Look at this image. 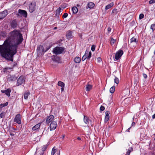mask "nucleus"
<instances>
[{
    "mask_svg": "<svg viewBox=\"0 0 155 155\" xmlns=\"http://www.w3.org/2000/svg\"><path fill=\"white\" fill-rule=\"evenodd\" d=\"M95 46L94 45H93L91 47V50L92 51H94L95 50Z\"/></svg>",
    "mask_w": 155,
    "mask_h": 155,
    "instance_id": "44",
    "label": "nucleus"
},
{
    "mask_svg": "<svg viewBox=\"0 0 155 155\" xmlns=\"http://www.w3.org/2000/svg\"><path fill=\"white\" fill-rule=\"evenodd\" d=\"M114 5V3L113 2H111L109 4L107 5H106L105 7V9L106 10H107L111 7H112V6H113Z\"/></svg>",
    "mask_w": 155,
    "mask_h": 155,
    "instance_id": "19",
    "label": "nucleus"
},
{
    "mask_svg": "<svg viewBox=\"0 0 155 155\" xmlns=\"http://www.w3.org/2000/svg\"><path fill=\"white\" fill-rule=\"evenodd\" d=\"M17 64V63H15L13 65V66H15Z\"/></svg>",
    "mask_w": 155,
    "mask_h": 155,
    "instance_id": "59",
    "label": "nucleus"
},
{
    "mask_svg": "<svg viewBox=\"0 0 155 155\" xmlns=\"http://www.w3.org/2000/svg\"><path fill=\"white\" fill-rule=\"evenodd\" d=\"M57 122L55 121H52L50 125V129L51 131L54 130L56 128Z\"/></svg>",
    "mask_w": 155,
    "mask_h": 155,
    "instance_id": "8",
    "label": "nucleus"
},
{
    "mask_svg": "<svg viewBox=\"0 0 155 155\" xmlns=\"http://www.w3.org/2000/svg\"><path fill=\"white\" fill-rule=\"evenodd\" d=\"M100 109L101 111H103L104 110L105 107L104 106H101L100 107Z\"/></svg>",
    "mask_w": 155,
    "mask_h": 155,
    "instance_id": "46",
    "label": "nucleus"
},
{
    "mask_svg": "<svg viewBox=\"0 0 155 155\" xmlns=\"http://www.w3.org/2000/svg\"><path fill=\"white\" fill-rule=\"evenodd\" d=\"M8 104V102H6L4 104H1L0 105V106L1 108H2L3 107L7 106Z\"/></svg>",
    "mask_w": 155,
    "mask_h": 155,
    "instance_id": "34",
    "label": "nucleus"
},
{
    "mask_svg": "<svg viewBox=\"0 0 155 155\" xmlns=\"http://www.w3.org/2000/svg\"><path fill=\"white\" fill-rule=\"evenodd\" d=\"M25 81V78L23 76H21L17 80V86L19 85H21Z\"/></svg>",
    "mask_w": 155,
    "mask_h": 155,
    "instance_id": "9",
    "label": "nucleus"
},
{
    "mask_svg": "<svg viewBox=\"0 0 155 155\" xmlns=\"http://www.w3.org/2000/svg\"><path fill=\"white\" fill-rule=\"evenodd\" d=\"M17 77L15 75H11L8 78V80L10 81H15L17 79Z\"/></svg>",
    "mask_w": 155,
    "mask_h": 155,
    "instance_id": "16",
    "label": "nucleus"
},
{
    "mask_svg": "<svg viewBox=\"0 0 155 155\" xmlns=\"http://www.w3.org/2000/svg\"><path fill=\"white\" fill-rule=\"evenodd\" d=\"M37 51L38 54V55H40L41 54H43L45 53V52H44V49L43 47L41 45H40L38 47Z\"/></svg>",
    "mask_w": 155,
    "mask_h": 155,
    "instance_id": "4",
    "label": "nucleus"
},
{
    "mask_svg": "<svg viewBox=\"0 0 155 155\" xmlns=\"http://www.w3.org/2000/svg\"><path fill=\"white\" fill-rule=\"evenodd\" d=\"M52 60L54 62H55L58 63H61L60 57L58 56L55 57L54 58H52Z\"/></svg>",
    "mask_w": 155,
    "mask_h": 155,
    "instance_id": "15",
    "label": "nucleus"
},
{
    "mask_svg": "<svg viewBox=\"0 0 155 155\" xmlns=\"http://www.w3.org/2000/svg\"><path fill=\"white\" fill-rule=\"evenodd\" d=\"M154 54L155 55V49H154Z\"/></svg>",
    "mask_w": 155,
    "mask_h": 155,
    "instance_id": "62",
    "label": "nucleus"
},
{
    "mask_svg": "<svg viewBox=\"0 0 155 155\" xmlns=\"http://www.w3.org/2000/svg\"><path fill=\"white\" fill-rule=\"evenodd\" d=\"M23 40L22 35L17 30L10 32L9 37L3 45H0V54L8 60L13 61L14 56L17 52L18 46Z\"/></svg>",
    "mask_w": 155,
    "mask_h": 155,
    "instance_id": "1",
    "label": "nucleus"
},
{
    "mask_svg": "<svg viewBox=\"0 0 155 155\" xmlns=\"http://www.w3.org/2000/svg\"><path fill=\"white\" fill-rule=\"evenodd\" d=\"M116 41L113 38H111L110 40V44L111 45H113L114 44L115 42Z\"/></svg>",
    "mask_w": 155,
    "mask_h": 155,
    "instance_id": "38",
    "label": "nucleus"
},
{
    "mask_svg": "<svg viewBox=\"0 0 155 155\" xmlns=\"http://www.w3.org/2000/svg\"><path fill=\"white\" fill-rule=\"evenodd\" d=\"M21 115L20 114H18L16 115L14 119V121L18 124H21Z\"/></svg>",
    "mask_w": 155,
    "mask_h": 155,
    "instance_id": "5",
    "label": "nucleus"
},
{
    "mask_svg": "<svg viewBox=\"0 0 155 155\" xmlns=\"http://www.w3.org/2000/svg\"><path fill=\"white\" fill-rule=\"evenodd\" d=\"M44 152H41L39 153V155H43Z\"/></svg>",
    "mask_w": 155,
    "mask_h": 155,
    "instance_id": "55",
    "label": "nucleus"
},
{
    "mask_svg": "<svg viewBox=\"0 0 155 155\" xmlns=\"http://www.w3.org/2000/svg\"><path fill=\"white\" fill-rule=\"evenodd\" d=\"M89 51L87 49L85 51V54L84 55H85L86 56H88V53H89Z\"/></svg>",
    "mask_w": 155,
    "mask_h": 155,
    "instance_id": "47",
    "label": "nucleus"
},
{
    "mask_svg": "<svg viewBox=\"0 0 155 155\" xmlns=\"http://www.w3.org/2000/svg\"><path fill=\"white\" fill-rule=\"evenodd\" d=\"M87 5L89 8H91L94 7V4L92 2H90Z\"/></svg>",
    "mask_w": 155,
    "mask_h": 155,
    "instance_id": "25",
    "label": "nucleus"
},
{
    "mask_svg": "<svg viewBox=\"0 0 155 155\" xmlns=\"http://www.w3.org/2000/svg\"><path fill=\"white\" fill-rule=\"evenodd\" d=\"M36 5L35 2H31L29 5V10L31 13L33 12L35 9Z\"/></svg>",
    "mask_w": 155,
    "mask_h": 155,
    "instance_id": "7",
    "label": "nucleus"
},
{
    "mask_svg": "<svg viewBox=\"0 0 155 155\" xmlns=\"http://www.w3.org/2000/svg\"><path fill=\"white\" fill-rule=\"evenodd\" d=\"M11 91V89L9 88H8L5 90H2L1 91L2 93H5L8 97L10 96Z\"/></svg>",
    "mask_w": 155,
    "mask_h": 155,
    "instance_id": "11",
    "label": "nucleus"
},
{
    "mask_svg": "<svg viewBox=\"0 0 155 155\" xmlns=\"http://www.w3.org/2000/svg\"><path fill=\"white\" fill-rule=\"evenodd\" d=\"M64 50V47L57 46L54 48L53 52L56 55L59 54H62Z\"/></svg>",
    "mask_w": 155,
    "mask_h": 155,
    "instance_id": "2",
    "label": "nucleus"
},
{
    "mask_svg": "<svg viewBox=\"0 0 155 155\" xmlns=\"http://www.w3.org/2000/svg\"><path fill=\"white\" fill-rule=\"evenodd\" d=\"M89 120V119L88 117L85 115L84 116V121L85 124H87L88 123Z\"/></svg>",
    "mask_w": 155,
    "mask_h": 155,
    "instance_id": "23",
    "label": "nucleus"
},
{
    "mask_svg": "<svg viewBox=\"0 0 155 155\" xmlns=\"http://www.w3.org/2000/svg\"><path fill=\"white\" fill-rule=\"evenodd\" d=\"M7 15V11H4L0 12V19L4 18Z\"/></svg>",
    "mask_w": 155,
    "mask_h": 155,
    "instance_id": "12",
    "label": "nucleus"
},
{
    "mask_svg": "<svg viewBox=\"0 0 155 155\" xmlns=\"http://www.w3.org/2000/svg\"><path fill=\"white\" fill-rule=\"evenodd\" d=\"M117 9L114 8L112 12V14H113V15H115L117 14Z\"/></svg>",
    "mask_w": 155,
    "mask_h": 155,
    "instance_id": "33",
    "label": "nucleus"
},
{
    "mask_svg": "<svg viewBox=\"0 0 155 155\" xmlns=\"http://www.w3.org/2000/svg\"><path fill=\"white\" fill-rule=\"evenodd\" d=\"M56 150L55 149H54V147L52 150L51 155H54V153H56Z\"/></svg>",
    "mask_w": 155,
    "mask_h": 155,
    "instance_id": "42",
    "label": "nucleus"
},
{
    "mask_svg": "<svg viewBox=\"0 0 155 155\" xmlns=\"http://www.w3.org/2000/svg\"><path fill=\"white\" fill-rule=\"evenodd\" d=\"M47 146L46 145H44L42 147V152H44V151H45V150H46V149H47Z\"/></svg>",
    "mask_w": 155,
    "mask_h": 155,
    "instance_id": "39",
    "label": "nucleus"
},
{
    "mask_svg": "<svg viewBox=\"0 0 155 155\" xmlns=\"http://www.w3.org/2000/svg\"><path fill=\"white\" fill-rule=\"evenodd\" d=\"M67 37L68 39H69L72 37V33L70 31H69L66 34Z\"/></svg>",
    "mask_w": 155,
    "mask_h": 155,
    "instance_id": "21",
    "label": "nucleus"
},
{
    "mask_svg": "<svg viewBox=\"0 0 155 155\" xmlns=\"http://www.w3.org/2000/svg\"><path fill=\"white\" fill-rule=\"evenodd\" d=\"M115 87L114 86L111 87L110 89V92L111 93H113L115 91Z\"/></svg>",
    "mask_w": 155,
    "mask_h": 155,
    "instance_id": "32",
    "label": "nucleus"
},
{
    "mask_svg": "<svg viewBox=\"0 0 155 155\" xmlns=\"http://www.w3.org/2000/svg\"><path fill=\"white\" fill-rule=\"evenodd\" d=\"M135 125V123L134 122H133L131 124V126H134Z\"/></svg>",
    "mask_w": 155,
    "mask_h": 155,
    "instance_id": "52",
    "label": "nucleus"
},
{
    "mask_svg": "<svg viewBox=\"0 0 155 155\" xmlns=\"http://www.w3.org/2000/svg\"><path fill=\"white\" fill-rule=\"evenodd\" d=\"M63 88H64V87H63L62 88V87L61 88V90H63L64 89Z\"/></svg>",
    "mask_w": 155,
    "mask_h": 155,
    "instance_id": "63",
    "label": "nucleus"
},
{
    "mask_svg": "<svg viewBox=\"0 0 155 155\" xmlns=\"http://www.w3.org/2000/svg\"><path fill=\"white\" fill-rule=\"evenodd\" d=\"M152 118L153 119H154L155 118V114H154L153 116H152Z\"/></svg>",
    "mask_w": 155,
    "mask_h": 155,
    "instance_id": "56",
    "label": "nucleus"
},
{
    "mask_svg": "<svg viewBox=\"0 0 155 155\" xmlns=\"http://www.w3.org/2000/svg\"><path fill=\"white\" fill-rule=\"evenodd\" d=\"M30 94V93L29 91H26L24 92V98L25 99L27 100L28 99V97Z\"/></svg>",
    "mask_w": 155,
    "mask_h": 155,
    "instance_id": "18",
    "label": "nucleus"
},
{
    "mask_svg": "<svg viewBox=\"0 0 155 155\" xmlns=\"http://www.w3.org/2000/svg\"><path fill=\"white\" fill-rule=\"evenodd\" d=\"M123 54V52L122 50H119L116 53L115 58L117 60L119 59V58L121 57L122 55Z\"/></svg>",
    "mask_w": 155,
    "mask_h": 155,
    "instance_id": "6",
    "label": "nucleus"
},
{
    "mask_svg": "<svg viewBox=\"0 0 155 155\" xmlns=\"http://www.w3.org/2000/svg\"><path fill=\"white\" fill-rule=\"evenodd\" d=\"M11 136H13L14 135V134H11Z\"/></svg>",
    "mask_w": 155,
    "mask_h": 155,
    "instance_id": "61",
    "label": "nucleus"
},
{
    "mask_svg": "<svg viewBox=\"0 0 155 155\" xmlns=\"http://www.w3.org/2000/svg\"><path fill=\"white\" fill-rule=\"evenodd\" d=\"M49 48H50V47H47L46 48V50H45V49L44 50V52H45V53L48 50Z\"/></svg>",
    "mask_w": 155,
    "mask_h": 155,
    "instance_id": "51",
    "label": "nucleus"
},
{
    "mask_svg": "<svg viewBox=\"0 0 155 155\" xmlns=\"http://www.w3.org/2000/svg\"><path fill=\"white\" fill-rule=\"evenodd\" d=\"M143 78L145 79L147 78V75L145 74H144V73L143 74Z\"/></svg>",
    "mask_w": 155,
    "mask_h": 155,
    "instance_id": "50",
    "label": "nucleus"
},
{
    "mask_svg": "<svg viewBox=\"0 0 155 155\" xmlns=\"http://www.w3.org/2000/svg\"><path fill=\"white\" fill-rule=\"evenodd\" d=\"M61 8L60 7H59V8H58L56 10V16H59V15H60V13L61 12Z\"/></svg>",
    "mask_w": 155,
    "mask_h": 155,
    "instance_id": "20",
    "label": "nucleus"
},
{
    "mask_svg": "<svg viewBox=\"0 0 155 155\" xmlns=\"http://www.w3.org/2000/svg\"><path fill=\"white\" fill-rule=\"evenodd\" d=\"M54 118V116L53 115H50L47 117L46 119V122L47 124H49L51 122Z\"/></svg>",
    "mask_w": 155,
    "mask_h": 155,
    "instance_id": "10",
    "label": "nucleus"
},
{
    "mask_svg": "<svg viewBox=\"0 0 155 155\" xmlns=\"http://www.w3.org/2000/svg\"><path fill=\"white\" fill-rule=\"evenodd\" d=\"M131 127H130L128 128L127 129V130L126 131L127 132H129V131H130L129 130H130V129Z\"/></svg>",
    "mask_w": 155,
    "mask_h": 155,
    "instance_id": "54",
    "label": "nucleus"
},
{
    "mask_svg": "<svg viewBox=\"0 0 155 155\" xmlns=\"http://www.w3.org/2000/svg\"><path fill=\"white\" fill-rule=\"evenodd\" d=\"M130 42L131 43L135 42L137 44L138 42V41L137 40L136 38H135L134 37H133L130 39Z\"/></svg>",
    "mask_w": 155,
    "mask_h": 155,
    "instance_id": "28",
    "label": "nucleus"
},
{
    "mask_svg": "<svg viewBox=\"0 0 155 155\" xmlns=\"http://www.w3.org/2000/svg\"><path fill=\"white\" fill-rule=\"evenodd\" d=\"M65 137V135H62V138H64Z\"/></svg>",
    "mask_w": 155,
    "mask_h": 155,
    "instance_id": "60",
    "label": "nucleus"
},
{
    "mask_svg": "<svg viewBox=\"0 0 155 155\" xmlns=\"http://www.w3.org/2000/svg\"><path fill=\"white\" fill-rule=\"evenodd\" d=\"M0 35L1 36L3 37H5L6 36V32L3 31H1L0 33Z\"/></svg>",
    "mask_w": 155,
    "mask_h": 155,
    "instance_id": "30",
    "label": "nucleus"
},
{
    "mask_svg": "<svg viewBox=\"0 0 155 155\" xmlns=\"http://www.w3.org/2000/svg\"><path fill=\"white\" fill-rule=\"evenodd\" d=\"M86 59H87V61H88L87 60V56H86L85 55H84L82 57V60L83 61H84Z\"/></svg>",
    "mask_w": 155,
    "mask_h": 155,
    "instance_id": "40",
    "label": "nucleus"
},
{
    "mask_svg": "<svg viewBox=\"0 0 155 155\" xmlns=\"http://www.w3.org/2000/svg\"><path fill=\"white\" fill-rule=\"evenodd\" d=\"M12 69V68H10V67H6L5 68L3 69V72L4 73H6L8 71V70H11Z\"/></svg>",
    "mask_w": 155,
    "mask_h": 155,
    "instance_id": "31",
    "label": "nucleus"
},
{
    "mask_svg": "<svg viewBox=\"0 0 155 155\" xmlns=\"http://www.w3.org/2000/svg\"><path fill=\"white\" fill-rule=\"evenodd\" d=\"M150 28L153 31L155 29V24H153L151 25Z\"/></svg>",
    "mask_w": 155,
    "mask_h": 155,
    "instance_id": "36",
    "label": "nucleus"
},
{
    "mask_svg": "<svg viewBox=\"0 0 155 155\" xmlns=\"http://www.w3.org/2000/svg\"><path fill=\"white\" fill-rule=\"evenodd\" d=\"M114 82L115 83L117 84H118L119 82L118 78L116 77H115V78L114 79Z\"/></svg>",
    "mask_w": 155,
    "mask_h": 155,
    "instance_id": "35",
    "label": "nucleus"
},
{
    "mask_svg": "<svg viewBox=\"0 0 155 155\" xmlns=\"http://www.w3.org/2000/svg\"><path fill=\"white\" fill-rule=\"evenodd\" d=\"M152 58L154 59H155V56H153L152 57Z\"/></svg>",
    "mask_w": 155,
    "mask_h": 155,
    "instance_id": "58",
    "label": "nucleus"
},
{
    "mask_svg": "<svg viewBox=\"0 0 155 155\" xmlns=\"http://www.w3.org/2000/svg\"><path fill=\"white\" fill-rule=\"evenodd\" d=\"M72 11L73 13L76 14L78 12V8L76 7H74L72 8Z\"/></svg>",
    "mask_w": 155,
    "mask_h": 155,
    "instance_id": "27",
    "label": "nucleus"
},
{
    "mask_svg": "<svg viewBox=\"0 0 155 155\" xmlns=\"http://www.w3.org/2000/svg\"><path fill=\"white\" fill-rule=\"evenodd\" d=\"M92 88V85L90 84H87L86 87V90L87 91H90Z\"/></svg>",
    "mask_w": 155,
    "mask_h": 155,
    "instance_id": "22",
    "label": "nucleus"
},
{
    "mask_svg": "<svg viewBox=\"0 0 155 155\" xmlns=\"http://www.w3.org/2000/svg\"><path fill=\"white\" fill-rule=\"evenodd\" d=\"M106 116L104 119V122H107L108 120L109 119V114L110 112L109 111H107L105 113Z\"/></svg>",
    "mask_w": 155,
    "mask_h": 155,
    "instance_id": "14",
    "label": "nucleus"
},
{
    "mask_svg": "<svg viewBox=\"0 0 155 155\" xmlns=\"http://www.w3.org/2000/svg\"><path fill=\"white\" fill-rule=\"evenodd\" d=\"M41 124V123H40L35 125L32 127V130L35 131L39 129L40 127Z\"/></svg>",
    "mask_w": 155,
    "mask_h": 155,
    "instance_id": "13",
    "label": "nucleus"
},
{
    "mask_svg": "<svg viewBox=\"0 0 155 155\" xmlns=\"http://www.w3.org/2000/svg\"><path fill=\"white\" fill-rule=\"evenodd\" d=\"M107 31L108 32H110L111 31V28L110 27H108L107 28Z\"/></svg>",
    "mask_w": 155,
    "mask_h": 155,
    "instance_id": "53",
    "label": "nucleus"
},
{
    "mask_svg": "<svg viewBox=\"0 0 155 155\" xmlns=\"http://www.w3.org/2000/svg\"><path fill=\"white\" fill-rule=\"evenodd\" d=\"M97 60L98 62H100L101 61V59L100 57H98L97 58Z\"/></svg>",
    "mask_w": 155,
    "mask_h": 155,
    "instance_id": "49",
    "label": "nucleus"
},
{
    "mask_svg": "<svg viewBox=\"0 0 155 155\" xmlns=\"http://www.w3.org/2000/svg\"><path fill=\"white\" fill-rule=\"evenodd\" d=\"M58 84L59 86L61 87L62 88L64 87V84L61 81H59Z\"/></svg>",
    "mask_w": 155,
    "mask_h": 155,
    "instance_id": "29",
    "label": "nucleus"
},
{
    "mask_svg": "<svg viewBox=\"0 0 155 155\" xmlns=\"http://www.w3.org/2000/svg\"><path fill=\"white\" fill-rule=\"evenodd\" d=\"M18 16H19L21 17H23L26 18L27 16V13L25 10L21 9H19L18 11V13L17 14Z\"/></svg>",
    "mask_w": 155,
    "mask_h": 155,
    "instance_id": "3",
    "label": "nucleus"
},
{
    "mask_svg": "<svg viewBox=\"0 0 155 155\" xmlns=\"http://www.w3.org/2000/svg\"><path fill=\"white\" fill-rule=\"evenodd\" d=\"M5 116V113L4 112H2L0 114V117L1 118H2L4 117Z\"/></svg>",
    "mask_w": 155,
    "mask_h": 155,
    "instance_id": "41",
    "label": "nucleus"
},
{
    "mask_svg": "<svg viewBox=\"0 0 155 155\" xmlns=\"http://www.w3.org/2000/svg\"><path fill=\"white\" fill-rule=\"evenodd\" d=\"M17 22L15 20H14L12 21L11 24V26L12 28H16L17 27Z\"/></svg>",
    "mask_w": 155,
    "mask_h": 155,
    "instance_id": "17",
    "label": "nucleus"
},
{
    "mask_svg": "<svg viewBox=\"0 0 155 155\" xmlns=\"http://www.w3.org/2000/svg\"><path fill=\"white\" fill-rule=\"evenodd\" d=\"M81 61V59L80 58L78 57H75L74 59V61L76 63H79Z\"/></svg>",
    "mask_w": 155,
    "mask_h": 155,
    "instance_id": "26",
    "label": "nucleus"
},
{
    "mask_svg": "<svg viewBox=\"0 0 155 155\" xmlns=\"http://www.w3.org/2000/svg\"><path fill=\"white\" fill-rule=\"evenodd\" d=\"M109 128H111V127L110 126H109Z\"/></svg>",
    "mask_w": 155,
    "mask_h": 155,
    "instance_id": "64",
    "label": "nucleus"
},
{
    "mask_svg": "<svg viewBox=\"0 0 155 155\" xmlns=\"http://www.w3.org/2000/svg\"><path fill=\"white\" fill-rule=\"evenodd\" d=\"M77 139L78 140H81V138L80 137H78L77 138Z\"/></svg>",
    "mask_w": 155,
    "mask_h": 155,
    "instance_id": "57",
    "label": "nucleus"
},
{
    "mask_svg": "<svg viewBox=\"0 0 155 155\" xmlns=\"http://www.w3.org/2000/svg\"><path fill=\"white\" fill-rule=\"evenodd\" d=\"M133 151V149L132 147H129L125 155H130L131 152Z\"/></svg>",
    "mask_w": 155,
    "mask_h": 155,
    "instance_id": "24",
    "label": "nucleus"
},
{
    "mask_svg": "<svg viewBox=\"0 0 155 155\" xmlns=\"http://www.w3.org/2000/svg\"><path fill=\"white\" fill-rule=\"evenodd\" d=\"M155 2V0H150L149 1V3L150 4H152Z\"/></svg>",
    "mask_w": 155,
    "mask_h": 155,
    "instance_id": "48",
    "label": "nucleus"
},
{
    "mask_svg": "<svg viewBox=\"0 0 155 155\" xmlns=\"http://www.w3.org/2000/svg\"><path fill=\"white\" fill-rule=\"evenodd\" d=\"M68 14L66 13H64L63 15V18H67L68 16Z\"/></svg>",
    "mask_w": 155,
    "mask_h": 155,
    "instance_id": "45",
    "label": "nucleus"
},
{
    "mask_svg": "<svg viewBox=\"0 0 155 155\" xmlns=\"http://www.w3.org/2000/svg\"><path fill=\"white\" fill-rule=\"evenodd\" d=\"M91 51H90L88 55L87 56V60H89L91 58Z\"/></svg>",
    "mask_w": 155,
    "mask_h": 155,
    "instance_id": "37",
    "label": "nucleus"
},
{
    "mask_svg": "<svg viewBox=\"0 0 155 155\" xmlns=\"http://www.w3.org/2000/svg\"><path fill=\"white\" fill-rule=\"evenodd\" d=\"M144 15L143 14H140L139 16V18L140 19L144 18Z\"/></svg>",
    "mask_w": 155,
    "mask_h": 155,
    "instance_id": "43",
    "label": "nucleus"
}]
</instances>
